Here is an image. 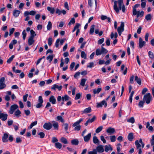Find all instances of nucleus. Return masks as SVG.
<instances>
[{"label": "nucleus", "instance_id": "nucleus-4", "mask_svg": "<svg viewBox=\"0 0 154 154\" xmlns=\"http://www.w3.org/2000/svg\"><path fill=\"white\" fill-rule=\"evenodd\" d=\"M5 77H2L0 79V90L5 88L6 87V85L5 84Z\"/></svg>", "mask_w": 154, "mask_h": 154}, {"label": "nucleus", "instance_id": "nucleus-2", "mask_svg": "<svg viewBox=\"0 0 154 154\" xmlns=\"http://www.w3.org/2000/svg\"><path fill=\"white\" fill-rule=\"evenodd\" d=\"M136 146V149L138 151V154H141L142 153V148H143L144 146V144L143 142L142 139L140 138L139 141L136 140L135 142Z\"/></svg>", "mask_w": 154, "mask_h": 154}, {"label": "nucleus", "instance_id": "nucleus-8", "mask_svg": "<svg viewBox=\"0 0 154 154\" xmlns=\"http://www.w3.org/2000/svg\"><path fill=\"white\" fill-rule=\"evenodd\" d=\"M52 126V124L49 122L45 123L43 126L44 128L47 130H50Z\"/></svg>", "mask_w": 154, "mask_h": 154}, {"label": "nucleus", "instance_id": "nucleus-58", "mask_svg": "<svg viewBox=\"0 0 154 154\" xmlns=\"http://www.w3.org/2000/svg\"><path fill=\"white\" fill-rule=\"evenodd\" d=\"M15 30L14 28H12L9 30V35H11L14 33Z\"/></svg>", "mask_w": 154, "mask_h": 154}, {"label": "nucleus", "instance_id": "nucleus-29", "mask_svg": "<svg viewBox=\"0 0 154 154\" xmlns=\"http://www.w3.org/2000/svg\"><path fill=\"white\" fill-rule=\"evenodd\" d=\"M91 109L90 107H88V108L85 109L83 111V112L84 113H88L91 112Z\"/></svg>", "mask_w": 154, "mask_h": 154}, {"label": "nucleus", "instance_id": "nucleus-38", "mask_svg": "<svg viewBox=\"0 0 154 154\" xmlns=\"http://www.w3.org/2000/svg\"><path fill=\"white\" fill-rule=\"evenodd\" d=\"M127 122L131 123H134L135 122V119L134 117H131L127 120Z\"/></svg>", "mask_w": 154, "mask_h": 154}, {"label": "nucleus", "instance_id": "nucleus-55", "mask_svg": "<svg viewBox=\"0 0 154 154\" xmlns=\"http://www.w3.org/2000/svg\"><path fill=\"white\" fill-rule=\"evenodd\" d=\"M52 39L51 37L49 38L48 40V44L49 46H51L52 44Z\"/></svg>", "mask_w": 154, "mask_h": 154}, {"label": "nucleus", "instance_id": "nucleus-34", "mask_svg": "<svg viewBox=\"0 0 154 154\" xmlns=\"http://www.w3.org/2000/svg\"><path fill=\"white\" fill-rule=\"evenodd\" d=\"M56 118L57 121H60L62 123L64 122V120L61 116H57Z\"/></svg>", "mask_w": 154, "mask_h": 154}, {"label": "nucleus", "instance_id": "nucleus-6", "mask_svg": "<svg viewBox=\"0 0 154 154\" xmlns=\"http://www.w3.org/2000/svg\"><path fill=\"white\" fill-rule=\"evenodd\" d=\"M18 107V106L16 104H14L11 105L9 111V113L11 114H13L15 110L17 109Z\"/></svg>", "mask_w": 154, "mask_h": 154}, {"label": "nucleus", "instance_id": "nucleus-60", "mask_svg": "<svg viewBox=\"0 0 154 154\" xmlns=\"http://www.w3.org/2000/svg\"><path fill=\"white\" fill-rule=\"evenodd\" d=\"M104 39L103 38H102L99 39L98 41V44L99 45L101 44L104 41Z\"/></svg>", "mask_w": 154, "mask_h": 154}, {"label": "nucleus", "instance_id": "nucleus-32", "mask_svg": "<svg viewBox=\"0 0 154 154\" xmlns=\"http://www.w3.org/2000/svg\"><path fill=\"white\" fill-rule=\"evenodd\" d=\"M60 141L62 143L65 144H66L68 143L67 139L64 137H62L61 138Z\"/></svg>", "mask_w": 154, "mask_h": 154}, {"label": "nucleus", "instance_id": "nucleus-22", "mask_svg": "<svg viewBox=\"0 0 154 154\" xmlns=\"http://www.w3.org/2000/svg\"><path fill=\"white\" fill-rule=\"evenodd\" d=\"M115 131V130L114 128H111V127H109L106 130L107 133L112 134L114 133Z\"/></svg>", "mask_w": 154, "mask_h": 154}, {"label": "nucleus", "instance_id": "nucleus-49", "mask_svg": "<svg viewBox=\"0 0 154 154\" xmlns=\"http://www.w3.org/2000/svg\"><path fill=\"white\" fill-rule=\"evenodd\" d=\"M38 134L40 136L41 138H44L45 136V134L42 132H40Z\"/></svg>", "mask_w": 154, "mask_h": 154}, {"label": "nucleus", "instance_id": "nucleus-46", "mask_svg": "<svg viewBox=\"0 0 154 154\" xmlns=\"http://www.w3.org/2000/svg\"><path fill=\"white\" fill-rule=\"evenodd\" d=\"M96 54L97 56H98L102 54L101 50L99 49H97L96 50Z\"/></svg>", "mask_w": 154, "mask_h": 154}, {"label": "nucleus", "instance_id": "nucleus-42", "mask_svg": "<svg viewBox=\"0 0 154 154\" xmlns=\"http://www.w3.org/2000/svg\"><path fill=\"white\" fill-rule=\"evenodd\" d=\"M86 79H82L81 80L80 85L83 86H84L86 81Z\"/></svg>", "mask_w": 154, "mask_h": 154}, {"label": "nucleus", "instance_id": "nucleus-30", "mask_svg": "<svg viewBox=\"0 0 154 154\" xmlns=\"http://www.w3.org/2000/svg\"><path fill=\"white\" fill-rule=\"evenodd\" d=\"M135 80L136 81L137 83L140 85L141 84V81L140 78H139L137 76H135Z\"/></svg>", "mask_w": 154, "mask_h": 154}, {"label": "nucleus", "instance_id": "nucleus-1", "mask_svg": "<svg viewBox=\"0 0 154 154\" xmlns=\"http://www.w3.org/2000/svg\"><path fill=\"white\" fill-rule=\"evenodd\" d=\"M123 4V0H118V1H115L114 2L113 8L117 13H119V10H121Z\"/></svg>", "mask_w": 154, "mask_h": 154}, {"label": "nucleus", "instance_id": "nucleus-61", "mask_svg": "<svg viewBox=\"0 0 154 154\" xmlns=\"http://www.w3.org/2000/svg\"><path fill=\"white\" fill-rule=\"evenodd\" d=\"M38 102L39 103H42L43 102L42 97L41 96H39L38 97Z\"/></svg>", "mask_w": 154, "mask_h": 154}, {"label": "nucleus", "instance_id": "nucleus-5", "mask_svg": "<svg viewBox=\"0 0 154 154\" xmlns=\"http://www.w3.org/2000/svg\"><path fill=\"white\" fill-rule=\"evenodd\" d=\"M133 12V15L134 16H136V17L137 18H140L142 17H143L144 15V11H136V12L134 13V12Z\"/></svg>", "mask_w": 154, "mask_h": 154}, {"label": "nucleus", "instance_id": "nucleus-57", "mask_svg": "<svg viewBox=\"0 0 154 154\" xmlns=\"http://www.w3.org/2000/svg\"><path fill=\"white\" fill-rule=\"evenodd\" d=\"M145 103L143 100L140 101L138 104V106L140 107H143V106L144 103Z\"/></svg>", "mask_w": 154, "mask_h": 154}, {"label": "nucleus", "instance_id": "nucleus-63", "mask_svg": "<svg viewBox=\"0 0 154 154\" xmlns=\"http://www.w3.org/2000/svg\"><path fill=\"white\" fill-rule=\"evenodd\" d=\"M58 141V140L56 137H52V139L51 141L53 143H57Z\"/></svg>", "mask_w": 154, "mask_h": 154}, {"label": "nucleus", "instance_id": "nucleus-7", "mask_svg": "<svg viewBox=\"0 0 154 154\" xmlns=\"http://www.w3.org/2000/svg\"><path fill=\"white\" fill-rule=\"evenodd\" d=\"M103 106H104L105 107H106L107 106V103L104 100H102L100 103H97V108L101 107Z\"/></svg>", "mask_w": 154, "mask_h": 154}, {"label": "nucleus", "instance_id": "nucleus-37", "mask_svg": "<svg viewBox=\"0 0 154 154\" xmlns=\"http://www.w3.org/2000/svg\"><path fill=\"white\" fill-rule=\"evenodd\" d=\"M102 54H106L108 52V51L103 47H102L101 48Z\"/></svg>", "mask_w": 154, "mask_h": 154}, {"label": "nucleus", "instance_id": "nucleus-23", "mask_svg": "<svg viewBox=\"0 0 154 154\" xmlns=\"http://www.w3.org/2000/svg\"><path fill=\"white\" fill-rule=\"evenodd\" d=\"M70 98V97L68 95H65L64 96L62 97V100L63 102H64V101H68L69 100Z\"/></svg>", "mask_w": 154, "mask_h": 154}, {"label": "nucleus", "instance_id": "nucleus-45", "mask_svg": "<svg viewBox=\"0 0 154 154\" xmlns=\"http://www.w3.org/2000/svg\"><path fill=\"white\" fill-rule=\"evenodd\" d=\"M14 55H12L11 57H10L7 61V62L8 63H11V62L12 61L14 58Z\"/></svg>", "mask_w": 154, "mask_h": 154}, {"label": "nucleus", "instance_id": "nucleus-43", "mask_svg": "<svg viewBox=\"0 0 154 154\" xmlns=\"http://www.w3.org/2000/svg\"><path fill=\"white\" fill-rule=\"evenodd\" d=\"M140 6V5L138 4L135 5L133 8V12H134V13L136 12L137 11L136 8L139 7Z\"/></svg>", "mask_w": 154, "mask_h": 154}, {"label": "nucleus", "instance_id": "nucleus-44", "mask_svg": "<svg viewBox=\"0 0 154 154\" xmlns=\"http://www.w3.org/2000/svg\"><path fill=\"white\" fill-rule=\"evenodd\" d=\"M145 19L147 21L150 20L152 19V16L150 14H148L145 16Z\"/></svg>", "mask_w": 154, "mask_h": 154}, {"label": "nucleus", "instance_id": "nucleus-18", "mask_svg": "<svg viewBox=\"0 0 154 154\" xmlns=\"http://www.w3.org/2000/svg\"><path fill=\"white\" fill-rule=\"evenodd\" d=\"M49 100L50 102H51L52 104H55L56 99L54 96H51L49 98Z\"/></svg>", "mask_w": 154, "mask_h": 154}, {"label": "nucleus", "instance_id": "nucleus-41", "mask_svg": "<svg viewBox=\"0 0 154 154\" xmlns=\"http://www.w3.org/2000/svg\"><path fill=\"white\" fill-rule=\"evenodd\" d=\"M134 91H132L131 94H130V97H129V100L130 102V103H131L132 102V97H133V95L134 94Z\"/></svg>", "mask_w": 154, "mask_h": 154}, {"label": "nucleus", "instance_id": "nucleus-3", "mask_svg": "<svg viewBox=\"0 0 154 154\" xmlns=\"http://www.w3.org/2000/svg\"><path fill=\"white\" fill-rule=\"evenodd\" d=\"M152 99V96H151L150 94L149 93L144 96L143 100L144 102H146V104H149L150 103Z\"/></svg>", "mask_w": 154, "mask_h": 154}, {"label": "nucleus", "instance_id": "nucleus-51", "mask_svg": "<svg viewBox=\"0 0 154 154\" xmlns=\"http://www.w3.org/2000/svg\"><path fill=\"white\" fill-rule=\"evenodd\" d=\"M88 154H97V151L96 149H94L92 151H89L88 152Z\"/></svg>", "mask_w": 154, "mask_h": 154}, {"label": "nucleus", "instance_id": "nucleus-48", "mask_svg": "<svg viewBox=\"0 0 154 154\" xmlns=\"http://www.w3.org/2000/svg\"><path fill=\"white\" fill-rule=\"evenodd\" d=\"M148 55L149 57L151 59H153L154 58V55L152 52L150 51H149L148 52Z\"/></svg>", "mask_w": 154, "mask_h": 154}, {"label": "nucleus", "instance_id": "nucleus-28", "mask_svg": "<svg viewBox=\"0 0 154 154\" xmlns=\"http://www.w3.org/2000/svg\"><path fill=\"white\" fill-rule=\"evenodd\" d=\"M47 9L51 14H53L54 12L55 9L54 8L48 7H47Z\"/></svg>", "mask_w": 154, "mask_h": 154}, {"label": "nucleus", "instance_id": "nucleus-17", "mask_svg": "<svg viewBox=\"0 0 154 154\" xmlns=\"http://www.w3.org/2000/svg\"><path fill=\"white\" fill-rule=\"evenodd\" d=\"M93 142L94 144H97L98 145L100 144V140L96 136H94L93 137Z\"/></svg>", "mask_w": 154, "mask_h": 154}, {"label": "nucleus", "instance_id": "nucleus-15", "mask_svg": "<svg viewBox=\"0 0 154 154\" xmlns=\"http://www.w3.org/2000/svg\"><path fill=\"white\" fill-rule=\"evenodd\" d=\"M20 13V11L17 10H14L13 11V15L15 17H17L19 16Z\"/></svg>", "mask_w": 154, "mask_h": 154}, {"label": "nucleus", "instance_id": "nucleus-39", "mask_svg": "<svg viewBox=\"0 0 154 154\" xmlns=\"http://www.w3.org/2000/svg\"><path fill=\"white\" fill-rule=\"evenodd\" d=\"M103 127L102 126H101L98 127L95 131V132L97 133H98L100 132L102 130Z\"/></svg>", "mask_w": 154, "mask_h": 154}, {"label": "nucleus", "instance_id": "nucleus-52", "mask_svg": "<svg viewBox=\"0 0 154 154\" xmlns=\"http://www.w3.org/2000/svg\"><path fill=\"white\" fill-rule=\"evenodd\" d=\"M109 137L111 141V142H114L116 141V138L115 135L110 136Z\"/></svg>", "mask_w": 154, "mask_h": 154}, {"label": "nucleus", "instance_id": "nucleus-35", "mask_svg": "<svg viewBox=\"0 0 154 154\" xmlns=\"http://www.w3.org/2000/svg\"><path fill=\"white\" fill-rule=\"evenodd\" d=\"M53 57L54 55H51L48 56L46 57V59L47 60H48L49 61V62L50 63H51V61L52 60Z\"/></svg>", "mask_w": 154, "mask_h": 154}, {"label": "nucleus", "instance_id": "nucleus-20", "mask_svg": "<svg viewBox=\"0 0 154 154\" xmlns=\"http://www.w3.org/2000/svg\"><path fill=\"white\" fill-rule=\"evenodd\" d=\"M53 124L52 125L53 126L54 129L58 130V129L59 125L58 123L55 121L52 122Z\"/></svg>", "mask_w": 154, "mask_h": 154}, {"label": "nucleus", "instance_id": "nucleus-16", "mask_svg": "<svg viewBox=\"0 0 154 154\" xmlns=\"http://www.w3.org/2000/svg\"><path fill=\"white\" fill-rule=\"evenodd\" d=\"M8 137V134L7 133H5L4 134L3 136L2 137V141L4 142H7L8 141L7 139Z\"/></svg>", "mask_w": 154, "mask_h": 154}, {"label": "nucleus", "instance_id": "nucleus-10", "mask_svg": "<svg viewBox=\"0 0 154 154\" xmlns=\"http://www.w3.org/2000/svg\"><path fill=\"white\" fill-rule=\"evenodd\" d=\"M7 114L2 113L1 111H0V119H2V121H5L7 119Z\"/></svg>", "mask_w": 154, "mask_h": 154}, {"label": "nucleus", "instance_id": "nucleus-9", "mask_svg": "<svg viewBox=\"0 0 154 154\" xmlns=\"http://www.w3.org/2000/svg\"><path fill=\"white\" fill-rule=\"evenodd\" d=\"M146 44V42L143 40L141 37H140L139 40V48H142Z\"/></svg>", "mask_w": 154, "mask_h": 154}, {"label": "nucleus", "instance_id": "nucleus-64", "mask_svg": "<svg viewBox=\"0 0 154 154\" xmlns=\"http://www.w3.org/2000/svg\"><path fill=\"white\" fill-rule=\"evenodd\" d=\"M150 143L151 145H154V135L152 136V139L150 140Z\"/></svg>", "mask_w": 154, "mask_h": 154}, {"label": "nucleus", "instance_id": "nucleus-36", "mask_svg": "<svg viewBox=\"0 0 154 154\" xmlns=\"http://www.w3.org/2000/svg\"><path fill=\"white\" fill-rule=\"evenodd\" d=\"M37 121H35L32 122L31 124L30 125V126L28 128L29 129H31L33 126L36 125L37 124Z\"/></svg>", "mask_w": 154, "mask_h": 154}, {"label": "nucleus", "instance_id": "nucleus-14", "mask_svg": "<svg viewBox=\"0 0 154 154\" xmlns=\"http://www.w3.org/2000/svg\"><path fill=\"white\" fill-rule=\"evenodd\" d=\"M124 23L123 22H121L120 26H119L117 29L118 32H123L124 31Z\"/></svg>", "mask_w": 154, "mask_h": 154}, {"label": "nucleus", "instance_id": "nucleus-26", "mask_svg": "<svg viewBox=\"0 0 154 154\" xmlns=\"http://www.w3.org/2000/svg\"><path fill=\"white\" fill-rule=\"evenodd\" d=\"M71 143L72 145H77L78 144L79 141L78 139H75L72 140L71 141Z\"/></svg>", "mask_w": 154, "mask_h": 154}, {"label": "nucleus", "instance_id": "nucleus-12", "mask_svg": "<svg viewBox=\"0 0 154 154\" xmlns=\"http://www.w3.org/2000/svg\"><path fill=\"white\" fill-rule=\"evenodd\" d=\"M62 85H60L59 86L57 84H54V85L51 88V89L52 90H56V89L57 88L58 89V90L59 91L61 90L62 88Z\"/></svg>", "mask_w": 154, "mask_h": 154}, {"label": "nucleus", "instance_id": "nucleus-50", "mask_svg": "<svg viewBox=\"0 0 154 154\" xmlns=\"http://www.w3.org/2000/svg\"><path fill=\"white\" fill-rule=\"evenodd\" d=\"M82 96V94L81 93H77L76 94L75 99L77 100L79 99Z\"/></svg>", "mask_w": 154, "mask_h": 154}, {"label": "nucleus", "instance_id": "nucleus-56", "mask_svg": "<svg viewBox=\"0 0 154 154\" xmlns=\"http://www.w3.org/2000/svg\"><path fill=\"white\" fill-rule=\"evenodd\" d=\"M75 19L74 18H72L71 19V20L69 22L68 25L69 26H70L71 24V23H72L73 24H74L75 23Z\"/></svg>", "mask_w": 154, "mask_h": 154}, {"label": "nucleus", "instance_id": "nucleus-53", "mask_svg": "<svg viewBox=\"0 0 154 154\" xmlns=\"http://www.w3.org/2000/svg\"><path fill=\"white\" fill-rule=\"evenodd\" d=\"M22 35H23V40H25L26 35L25 30H23V31L22 32Z\"/></svg>", "mask_w": 154, "mask_h": 154}, {"label": "nucleus", "instance_id": "nucleus-59", "mask_svg": "<svg viewBox=\"0 0 154 154\" xmlns=\"http://www.w3.org/2000/svg\"><path fill=\"white\" fill-rule=\"evenodd\" d=\"M96 117L95 116H94L91 119H88V121L90 123H91L94 122V121L96 119Z\"/></svg>", "mask_w": 154, "mask_h": 154}, {"label": "nucleus", "instance_id": "nucleus-54", "mask_svg": "<svg viewBox=\"0 0 154 154\" xmlns=\"http://www.w3.org/2000/svg\"><path fill=\"white\" fill-rule=\"evenodd\" d=\"M31 35L30 37L33 36V38L36 35V34H35V32L32 30H30Z\"/></svg>", "mask_w": 154, "mask_h": 154}, {"label": "nucleus", "instance_id": "nucleus-13", "mask_svg": "<svg viewBox=\"0 0 154 154\" xmlns=\"http://www.w3.org/2000/svg\"><path fill=\"white\" fill-rule=\"evenodd\" d=\"M97 150V152L99 153L102 152L104 151V149L102 145H100L97 147L96 149Z\"/></svg>", "mask_w": 154, "mask_h": 154}, {"label": "nucleus", "instance_id": "nucleus-24", "mask_svg": "<svg viewBox=\"0 0 154 154\" xmlns=\"http://www.w3.org/2000/svg\"><path fill=\"white\" fill-rule=\"evenodd\" d=\"M21 114V112L20 111L19 109H17L15 112L14 114L18 118L20 116Z\"/></svg>", "mask_w": 154, "mask_h": 154}, {"label": "nucleus", "instance_id": "nucleus-47", "mask_svg": "<svg viewBox=\"0 0 154 154\" xmlns=\"http://www.w3.org/2000/svg\"><path fill=\"white\" fill-rule=\"evenodd\" d=\"M81 56L82 58H84L85 59L86 58V54L84 51H82L81 52Z\"/></svg>", "mask_w": 154, "mask_h": 154}, {"label": "nucleus", "instance_id": "nucleus-31", "mask_svg": "<svg viewBox=\"0 0 154 154\" xmlns=\"http://www.w3.org/2000/svg\"><path fill=\"white\" fill-rule=\"evenodd\" d=\"M95 26L94 25H93L91 26L89 31V33L90 34L92 35L93 34Z\"/></svg>", "mask_w": 154, "mask_h": 154}, {"label": "nucleus", "instance_id": "nucleus-25", "mask_svg": "<svg viewBox=\"0 0 154 154\" xmlns=\"http://www.w3.org/2000/svg\"><path fill=\"white\" fill-rule=\"evenodd\" d=\"M102 88H98L97 89H94L93 90V93L94 94H98L101 91Z\"/></svg>", "mask_w": 154, "mask_h": 154}, {"label": "nucleus", "instance_id": "nucleus-27", "mask_svg": "<svg viewBox=\"0 0 154 154\" xmlns=\"http://www.w3.org/2000/svg\"><path fill=\"white\" fill-rule=\"evenodd\" d=\"M82 121L83 119H80L79 120L75 122L72 125L74 127L79 125H79L80 122Z\"/></svg>", "mask_w": 154, "mask_h": 154}, {"label": "nucleus", "instance_id": "nucleus-33", "mask_svg": "<svg viewBox=\"0 0 154 154\" xmlns=\"http://www.w3.org/2000/svg\"><path fill=\"white\" fill-rule=\"evenodd\" d=\"M55 145L56 147L59 149H60L62 146L61 144L59 142L55 143Z\"/></svg>", "mask_w": 154, "mask_h": 154}, {"label": "nucleus", "instance_id": "nucleus-40", "mask_svg": "<svg viewBox=\"0 0 154 154\" xmlns=\"http://www.w3.org/2000/svg\"><path fill=\"white\" fill-rule=\"evenodd\" d=\"M52 24L51 22L49 21L48 22V23L47 27L48 30H50L52 28Z\"/></svg>", "mask_w": 154, "mask_h": 154}, {"label": "nucleus", "instance_id": "nucleus-62", "mask_svg": "<svg viewBox=\"0 0 154 154\" xmlns=\"http://www.w3.org/2000/svg\"><path fill=\"white\" fill-rule=\"evenodd\" d=\"M134 75H132L130 77V82L131 84H133L134 83Z\"/></svg>", "mask_w": 154, "mask_h": 154}, {"label": "nucleus", "instance_id": "nucleus-19", "mask_svg": "<svg viewBox=\"0 0 154 154\" xmlns=\"http://www.w3.org/2000/svg\"><path fill=\"white\" fill-rule=\"evenodd\" d=\"M33 36L30 37L28 40V43L29 45H32L34 42Z\"/></svg>", "mask_w": 154, "mask_h": 154}, {"label": "nucleus", "instance_id": "nucleus-21", "mask_svg": "<svg viewBox=\"0 0 154 154\" xmlns=\"http://www.w3.org/2000/svg\"><path fill=\"white\" fill-rule=\"evenodd\" d=\"M134 138L133 133H129L128 136V140L130 141H132Z\"/></svg>", "mask_w": 154, "mask_h": 154}, {"label": "nucleus", "instance_id": "nucleus-11", "mask_svg": "<svg viewBox=\"0 0 154 154\" xmlns=\"http://www.w3.org/2000/svg\"><path fill=\"white\" fill-rule=\"evenodd\" d=\"M91 133H88L87 135L84 136V140L85 142H88L89 141L91 137Z\"/></svg>", "mask_w": 154, "mask_h": 154}]
</instances>
